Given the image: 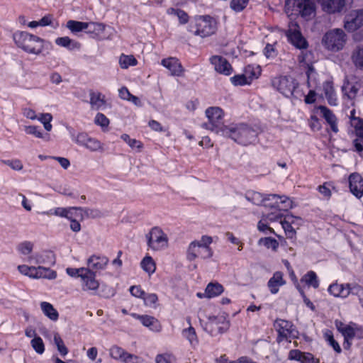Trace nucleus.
<instances>
[{"label":"nucleus","instance_id":"f257e3e1","mask_svg":"<svg viewBox=\"0 0 363 363\" xmlns=\"http://www.w3.org/2000/svg\"><path fill=\"white\" fill-rule=\"evenodd\" d=\"M222 135L230 138L240 145H247L255 140L257 133L246 124L240 123L223 128Z\"/></svg>","mask_w":363,"mask_h":363},{"label":"nucleus","instance_id":"f03ea898","mask_svg":"<svg viewBox=\"0 0 363 363\" xmlns=\"http://www.w3.org/2000/svg\"><path fill=\"white\" fill-rule=\"evenodd\" d=\"M13 38L17 46L29 54L39 55L43 51V40L36 35L18 31Z\"/></svg>","mask_w":363,"mask_h":363},{"label":"nucleus","instance_id":"7ed1b4c3","mask_svg":"<svg viewBox=\"0 0 363 363\" xmlns=\"http://www.w3.org/2000/svg\"><path fill=\"white\" fill-rule=\"evenodd\" d=\"M212 242V238L208 235H203L200 240L191 242L187 249V259L193 261L196 258L208 259L211 257L213 251L209 245Z\"/></svg>","mask_w":363,"mask_h":363},{"label":"nucleus","instance_id":"20e7f679","mask_svg":"<svg viewBox=\"0 0 363 363\" xmlns=\"http://www.w3.org/2000/svg\"><path fill=\"white\" fill-rule=\"evenodd\" d=\"M285 12L289 16H301L308 20L315 14V5L309 0H286Z\"/></svg>","mask_w":363,"mask_h":363},{"label":"nucleus","instance_id":"39448f33","mask_svg":"<svg viewBox=\"0 0 363 363\" xmlns=\"http://www.w3.org/2000/svg\"><path fill=\"white\" fill-rule=\"evenodd\" d=\"M347 41V35L341 28H334L327 31L322 38L324 48L332 52L341 50Z\"/></svg>","mask_w":363,"mask_h":363},{"label":"nucleus","instance_id":"423d86ee","mask_svg":"<svg viewBox=\"0 0 363 363\" xmlns=\"http://www.w3.org/2000/svg\"><path fill=\"white\" fill-rule=\"evenodd\" d=\"M206 116L208 119V123H203L202 126L217 134L223 135V128L228 127L224 125L222 122L224 116L223 111L219 107H210L206 110Z\"/></svg>","mask_w":363,"mask_h":363},{"label":"nucleus","instance_id":"0eeeda50","mask_svg":"<svg viewBox=\"0 0 363 363\" xmlns=\"http://www.w3.org/2000/svg\"><path fill=\"white\" fill-rule=\"evenodd\" d=\"M230 327V322L227 315L224 313L217 315L209 316L204 323V330L211 335L225 333Z\"/></svg>","mask_w":363,"mask_h":363},{"label":"nucleus","instance_id":"6e6552de","mask_svg":"<svg viewBox=\"0 0 363 363\" xmlns=\"http://www.w3.org/2000/svg\"><path fill=\"white\" fill-rule=\"evenodd\" d=\"M18 272L30 278L33 279H55L57 277V273L50 269V267H45L43 266H28L26 264L18 266Z\"/></svg>","mask_w":363,"mask_h":363},{"label":"nucleus","instance_id":"1a4fd4ad","mask_svg":"<svg viewBox=\"0 0 363 363\" xmlns=\"http://www.w3.org/2000/svg\"><path fill=\"white\" fill-rule=\"evenodd\" d=\"M147 246L154 251L164 250L168 247V237L159 227L152 228L146 235Z\"/></svg>","mask_w":363,"mask_h":363},{"label":"nucleus","instance_id":"9d476101","mask_svg":"<svg viewBox=\"0 0 363 363\" xmlns=\"http://www.w3.org/2000/svg\"><path fill=\"white\" fill-rule=\"evenodd\" d=\"M194 34L201 38L211 35L216 30V23L208 16H201L196 18Z\"/></svg>","mask_w":363,"mask_h":363},{"label":"nucleus","instance_id":"9b49d317","mask_svg":"<svg viewBox=\"0 0 363 363\" xmlns=\"http://www.w3.org/2000/svg\"><path fill=\"white\" fill-rule=\"evenodd\" d=\"M272 84L274 89L286 97L291 96L298 86V83L294 78L286 76L274 78Z\"/></svg>","mask_w":363,"mask_h":363},{"label":"nucleus","instance_id":"f8f14e48","mask_svg":"<svg viewBox=\"0 0 363 363\" xmlns=\"http://www.w3.org/2000/svg\"><path fill=\"white\" fill-rule=\"evenodd\" d=\"M75 143L91 152H103L104 145L99 140L89 136L86 133H80L76 135Z\"/></svg>","mask_w":363,"mask_h":363},{"label":"nucleus","instance_id":"ddd939ff","mask_svg":"<svg viewBox=\"0 0 363 363\" xmlns=\"http://www.w3.org/2000/svg\"><path fill=\"white\" fill-rule=\"evenodd\" d=\"M67 27L72 33H78L83 30L88 29L89 32H97L102 33L105 30V26L101 23L94 22H81L73 20L68 21L67 23Z\"/></svg>","mask_w":363,"mask_h":363},{"label":"nucleus","instance_id":"4468645a","mask_svg":"<svg viewBox=\"0 0 363 363\" xmlns=\"http://www.w3.org/2000/svg\"><path fill=\"white\" fill-rule=\"evenodd\" d=\"M247 198L249 201H251L255 205H261L263 203L265 206H268V204L265 203L267 201H269L271 199H281V203L283 205L281 208H287L291 207V201L286 196H280L277 194H270L268 195L267 197H264V196L259 192H252L251 194L247 196Z\"/></svg>","mask_w":363,"mask_h":363},{"label":"nucleus","instance_id":"2eb2a0df","mask_svg":"<svg viewBox=\"0 0 363 363\" xmlns=\"http://www.w3.org/2000/svg\"><path fill=\"white\" fill-rule=\"evenodd\" d=\"M274 326L278 332L277 341L279 342L295 337V330L291 322L283 319H277L274 322Z\"/></svg>","mask_w":363,"mask_h":363},{"label":"nucleus","instance_id":"dca6fc26","mask_svg":"<svg viewBox=\"0 0 363 363\" xmlns=\"http://www.w3.org/2000/svg\"><path fill=\"white\" fill-rule=\"evenodd\" d=\"M363 26V9L351 11L345 17V28L354 32Z\"/></svg>","mask_w":363,"mask_h":363},{"label":"nucleus","instance_id":"f3484780","mask_svg":"<svg viewBox=\"0 0 363 363\" xmlns=\"http://www.w3.org/2000/svg\"><path fill=\"white\" fill-rule=\"evenodd\" d=\"M110 356L123 363H139V357L135 354L128 353L122 347L113 345L109 350Z\"/></svg>","mask_w":363,"mask_h":363},{"label":"nucleus","instance_id":"a211bd4d","mask_svg":"<svg viewBox=\"0 0 363 363\" xmlns=\"http://www.w3.org/2000/svg\"><path fill=\"white\" fill-rule=\"evenodd\" d=\"M297 27V25H295L294 28H289L286 35L289 41L296 48L305 49L308 47L307 41L303 37Z\"/></svg>","mask_w":363,"mask_h":363},{"label":"nucleus","instance_id":"6ab92c4d","mask_svg":"<svg viewBox=\"0 0 363 363\" xmlns=\"http://www.w3.org/2000/svg\"><path fill=\"white\" fill-rule=\"evenodd\" d=\"M26 261L30 264H45L51 266L55 264L54 255L50 252H43L31 255L28 257Z\"/></svg>","mask_w":363,"mask_h":363},{"label":"nucleus","instance_id":"aec40b11","mask_svg":"<svg viewBox=\"0 0 363 363\" xmlns=\"http://www.w3.org/2000/svg\"><path fill=\"white\" fill-rule=\"evenodd\" d=\"M210 62L217 72L227 76L232 73V66L225 57L214 55L210 58Z\"/></svg>","mask_w":363,"mask_h":363},{"label":"nucleus","instance_id":"412c9836","mask_svg":"<svg viewBox=\"0 0 363 363\" xmlns=\"http://www.w3.org/2000/svg\"><path fill=\"white\" fill-rule=\"evenodd\" d=\"M108 263V257L94 255L87 259V267H85V269H89L91 272L96 274L98 272L104 269Z\"/></svg>","mask_w":363,"mask_h":363},{"label":"nucleus","instance_id":"4be33fe9","mask_svg":"<svg viewBox=\"0 0 363 363\" xmlns=\"http://www.w3.org/2000/svg\"><path fill=\"white\" fill-rule=\"evenodd\" d=\"M81 279L82 281V289L84 291H95L99 286V283L96 279L95 272H91L89 269H86V271L81 274Z\"/></svg>","mask_w":363,"mask_h":363},{"label":"nucleus","instance_id":"5701e85b","mask_svg":"<svg viewBox=\"0 0 363 363\" xmlns=\"http://www.w3.org/2000/svg\"><path fill=\"white\" fill-rule=\"evenodd\" d=\"M350 191L357 198L363 196V178L358 173H353L349 177Z\"/></svg>","mask_w":363,"mask_h":363},{"label":"nucleus","instance_id":"b1692460","mask_svg":"<svg viewBox=\"0 0 363 363\" xmlns=\"http://www.w3.org/2000/svg\"><path fill=\"white\" fill-rule=\"evenodd\" d=\"M353 286H352L350 284H342L335 283L330 285L328 288V292L335 296V297H341L346 298L350 294H352Z\"/></svg>","mask_w":363,"mask_h":363},{"label":"nucleus","instance_id":"393cba45","mask_svg":"<svg viewBox=\"0 0 363 363\" xmlns=\"http://www.w3.org/2000/svg\"><path fill=\"white\" fill-rule=\"evenodd\" d=\"M322 9L328 13L340 12L345 6V0H320Z\"/></svg>","mask_w":363,"mask_h":363},{"label":"nucleus","instance_id":"a878e982","mask_svg":"<svg viewBox=\"0 0 363 363\" xmlns=\"http://www.w3.org/2000/svg\"><path fill=\"white\" fill-rule=\"evenodd\" d=\"M162 65L168 69L172 76H182L184 69L179 60L174 57H169L162 60Z\"/></svg>","mask_w":363,"mask_h":363},{"label":"nucleus","instance_id":"bb28decb","mask_svg":"<svg viewBox=\"0 0 363 363\" xmlns=\"http://www.w3.org/2000/svg\"><path fill=\"white\" fill-rule=\"evenodd\" d=\"M285 284L286 281L284 279V274L279 271L274 272L273 276L267 282L269 290L272 294H277L279 292V287Z\"/></svg>","mask_w":363,"mask_h":363},{"label":"nucleus","instance_id":"cd10ccee","mask_svg":"<svg viewBox=\"0 0 363 363\" xmlns=\"http://www.w3.org/2000/svg\"><path fill=\"white\" fill-rule=\"evenodd\" d=\"M133 316L139 319L144 326L149 328V329L152 331L158 332L161 330L160 322L153 316L147 315H140L137 314H133Z\"/></svg>","mask_w":363,"mask_h":363},{"label":"nucleus","instance_id":"c85d7f7f","mask_svg":"<svg viewBox=\"0 0 363 363\" xmlns=\"http://www.w3.org/2000/svg\"><path fill=\"white\" fill-rule=\"evenodd\" d=\"M349 119L357 136L363 138V118L357 116L355 109H352L350 113Z\"/></svg>","mask_w":363,"mask_h":363},{"label":"nucleus","instance_id":"c756f323","mask_svg":"<svg viewBox=\"0 0 363 363\" xmlns=\"http://www.w3.org/2000/svg\"><path fill=\"white\" fill-rule=\"evenodd\" d=\"M318 110L320 111L323 117L330 125L331 130L334 133H337L338 128L337 125V118L335 114L329 108L323 106H320L318 107Z\"/></svg>","mask_w":363,"mask_h":363},{"label":"nucleus","instance_id":"7c9ffc66","mask_svg":"<svg viewBox=\"0 0 363 363\" xmlns=\"http://www.w3.org/2000/svg\"><path fill=\"white\" fill-rule=\"evenodd\" d=\"M257 72L252 71L251 76L247 77L245 74H238L230 78L232 84L235 86H243L249 84L251 82L252 78H258L260 74V70L259 67L257 68Z\"/></svg>","mask_w":363,"mask_h":363},{"label":"nucleus","instance_id":"2f4dec72","mask_svg":"<svg viewBox=\"0 0 363 363\" xmlns=\"http://www.w3.org/2000/svg\"><path fill=\"white\" fill-rule=\"evenodd\" d=\"M335 325L337 330L342 335L344 338L353 339L356 335L355 328L351 325H346L336 320Z\"/></svg>","mask_w":363,"mask_h":363},{"label":"nucleus","instance_id":"473e14b6","mask_svg":"<svg viewBox=\"0 0 363 363\" xmlns=\"http://www.w3.org/2000/svg\"><path fill=\"white\" fill-rule=\"evenodd\" d=\"M90 105L94 110H99L106 104L105 96L98 91H90Z\"/></svg>","mask_w":363,"mask_h":363},{"label":"nucleus","instance_id":"72a5a7b5","mask_svg":"<svg viewBox=\"0 0 363 363\" xmlns=\"http://www.w3.org/2000/svg\"><path fill=\"white\" fill-rule=\"evenodd\" d=\"M40 308L43 314L52 321H57L59 318V313L54 306L48 302L40 303Z\"/></svg>","mask_w":363,"mask_h":363},{"label":"nucleus","instance_id":"f704fd0d","mask_svg":"<svg viewBox=\"0 0 363 363\" xmlns=\"http://www.w3.org/2000/svg\"><path fill=\"white\" fill-rule=\"evenodd\" d=\"M223 291V286L220 284L211 282L207 285L204 295L206 298H211L220 295Z\"/></svg>","mask_w":363,"mask_h":363},{"label":"nucleus","instance_id":"c9c22d12","mask_svg":"<svg viewBox=\"0 0 363 363\" xmlns=\"http://www.w3.org/2000/svg\"><path fill=\"white\" fill-rule=\"evenodd\" d=\"M323 91L329 104L331 106L337 105V97L333 83L330 82H325L323 84Z\"/></svg>","mask_w":363,"mask_h":363},{"label":"nucleus","instance_id":"e433bc0d","mask_svg":"<svg viewBox=\"0 0 363 363\" xmlns=\"http://www.w3.org/2000/svg\"><path fill=\"white\" fill-rule=\"evenodd\" d=\"M351 59L356 68L363 70V45L357 46L354 50Z\"/></svg>","mask_w":363,"mask_h":363},{"label":"nucleus","instance_id":"4c0bfd02","mask_svg":"<svg viewBox=\"0 0 363 363\" xmlns=\"http://www.w3.org/2000/svg\"><path fill=\"white\" fill-rule=\"evenodd\" d=\"M56 45L66 48L69 50L79 49L80 44L78 42L72 40L69 37H60L55 40Z\"/></svg>","mask_w":363,"mask_h":363},{"label":"nucleus","instance_id":"58836bf2","mask_svg":"<svg viewBox=\"0 0 363 363\" xmlns=\"http://www.w3.org/2000/svg\"><path fill=\"white\" fill-rule=\"evenodd\" d=\"M76 209H77V208H66L58 207V208H55L54 209H52V210H50L49 211L43 212V214H46L48 216L55 215V216H57L67 218V219H71V215H72L71 211L72 210H76ZM78 209H81V208H79Z\"/></svg>","mask_w":363,"mask_h":363},{"label":"nucleus","instance_id":"ea45409f","mask_svg":"<svg viewBox=\"0 0 363 363\" xmlns=\"http://www.w3.org/2000/svg\"><path fill=\"white\" fill-rule=\"evenodd\" d=\"M25 132L28 135H34L38 138L43 139L45 141L50 140L49 134H43L41 129L35 125H27L24 128Z\"/></svg>","mask_w":363,"mask_h":363},{"label":"nucleus","instance_id":"a19ab883","mask_svg":"<svg viewBox=\"0 0 363 363\" xmlns=\"http://www.w3.org/2000/svg\"><path fill=\"white\" fill-rule=\"evenodd\" d=\"M142 269L148 274H152L155 272L156 264L150 256H145L140 262Z\"/></svg>","mask_w":363,"mask_h":363},{"label":"nucleus","instance_id":"79ce46f5","mask_svg":"<svg viewBox=\"0 0 363 363\" xmlns=\"http://www.w3.org/2000/svg\"><path fill=\"white\" fill-rule=\"evenodd\" d=\"M323 337L337 353L340 354L342 352V349L339 343L334 339L333 334L331 330L328 329L325 330L323 331Z\"/></svg>","mask_w":363,"mask_h":363},{"label":"nucleus","instance_id":"37998d69","mask_svg":"<svg viewBox=\"0 0 363 363\" xmlns=\"http://www.w3.org/2000/svg\"><path fill=\"white\" fill-rule=\"evenodd\" d=\"M301 281L305 282L308 286H312L315 289H317L319 286V281L318 280L317 275L313 271H310L306 274Z\"/></svg>","mask_w":363,"mask_h":363},{"label":"nucleus","instance_id":"c03bdc74","mask_svg":"<svg viewBox=\"0 0 363 363\" xmlns=\"http://www.w3.org/2000/svg\"><path fill=\"white\" fill-rule=\"evenodd\" d=\"M258 245H262L268 249H272L274 252H276L279 247L278 241L271 237L260 238L258 240Z\"/></svg>","mask_w":363,"mask_h":363},{"label":"nucleus","instance_id":"a18cd8bd","mask_svg":"<svg viewBox=\"0 0 363 363\" xmlns=\"http://www.w3.org/2000/svg\"><path fill=\"white\" fill-rule=\"evenodd\" d=\"M137 62L133 55H122L119 58V64L122 69H127L130 66H135L137 65Z\"/></svg>","mask_w":363,"mask_h":363},{"label":"nucleus","instance_id":"49530a36","mask_svg":"<svg viewBox=\"0 0 363 363\" xmlns=\"http://www.w3.org/2000/svg\"><path fill=\"white\" fill-rule=\"evenodd\" d=\"M33 243L30 241H24L19 243L17 246V250L23 255H31L33 250Z\"/></svg>","mask_w":363,"mask_h":363},{"label":"nucleus","instance_id":"de8ad7c7","mask_svg":"<svg viewBox=\"0 0 363 363\" xmlns=\"http://www.w3.org/2000/svg\"><path fill=\"white\" fill-rule=\"evenodd\" d=\"M37 120L41 122L43 124L44 128L47 131H50L52 128V125L50 122L52 120V116L51 113H40L38 117Z\"/></svg>","mask_w":363,"mask_h":363},{"label":"nucleus","instance_id":"09e8293b","mask_svg":"<svg viewBox=\"0 0 363 363\" xmlns=\"http://www.w3.org/2000/svg\"><path fill=\"white\" fill-rule=\"evenodd\" d=\"M279 203H281V201L279 202L278 201H276V208H279V209L277 211L269 213L267 216V220L271 222H279V223L281 224V221L283 219L284 215L281 212V207L279 206Z\"/></svg>","mask_w":363,"mask_h":363},{"label":"nucleus","instance_id":"8fccbe9b","mask_svg":"<svg viewBox=\"0 0 363 363\" xmlns=\"http://www.w3.org/2000/svg\"><path fill=\"white\" fill-rule=\"evenodd\" d=\"M121 138L132 149L137 148L140 150L143 148V143L136 139L130 138V135L128 134H123L121 136Z\"/></svg>","mask_w":363,"mask_h":363},{"label":"nucleus","instance_id":"3c124183","mask_svg":"<svg viewBox=\"0 0 363 363\" xmlns=\"http://www.w3.org/2000/svg\"><path fill=\"white\" fill-rule=\"evenodd\" d=\"M358 90L359 89L356 87L355 85L350 83H347L342 86V91L344 94L350 99H352L356 96Z\"/></svg>","mask_w":363,"mask_h":363},{"label":"nucleus","instance_id":"603ef678","mask_svg":"<svg viewBox=\"0 0 363 363\" xmlns=\"http://www.w3.org/2000/svg\"><path fill=\"white\" fill-rule=\"evenodd\" d=\"M54 343L56 345L58 352L65 356L68 353V350L64 344V342L58 333L54 334Z\"/></svg>","mask_w":363,"mask_h":363},{"label":"nucleus","instance_id":"864d4df0","mask_svg":"<svg viewBox=\"0 0 363 363\" xmlns=\"http://www.w3.org/2000/svg\"><path fill=\"white\" fill-rule=\"evenodd\" d=\"M30 345L33 350L38 354H43L45 351V345L40 337H35L31 341Z\"/></svg>","mask_w":363,"mask_h":363},{"label":"nucleus","instance_id":"5fc2aeb1","mask_svg":"<svg viewBox=\"0 0 363 363\" xmlns=\"http://www.w3.org/2000/svg\"><path fill=\"white\" fill-rule=\"evenodd\" d=\"M144 303L147 306L156 308V303L158 301V297L156 294H146L143 297Z\"/></svg>","mask_w":363,"mask_h":363},{"label":"nucleus","instance_id":"6e6d98bb","mask_svg":"<svg viewBox=\"0 0 363 363\" xmlns=\"http://www.w3.org/2000/svg\"><path fill=\"white\" fill-rule=\"evenodd\" d=\"M183 335L189 341L191 344L197 342V337L195 329L189 326L188 328L184 329L182 332Z\"/></svg>","mask_w":363,"mask_h":363},{"label":"nucleus","instance_id":"4d7b16f0","mask_svg":"<svg viewBox=\"0 0 363 363\" xmlns=\"http://www.w3.org/2000/svg\"><path fill=\"white\" fill-rule=\"evenodd\" d=\"M1 162L4 164H6V165H8L12 169L16 170V171H20L23 167V165L22 164V162H21V160H19L18 159L6 160H2L1 161Z\"/></svg>","mask_w":363,"mask_h":363},{"label":"nucleus","instance_id":"13d9d810","mask_svg":"<svg viewBox=\"0 0 363 363\" xmlns=\"http://www.w3.org/2000/svg\"><path fill=\"white\" fill-rule=\"evenodd\" d=\"M94 123L102 128H106L108 126L110 121L104 114L98 113L94 118Z\"/></svg>","mask_w":363,"mask_h":363},{"label":"nucleus","instance_id":"bf43d9fd","mask_svg":"<svg viewBox=\"0 0 363 363\" xmlns=\"http://www.w3.org/2000/svg\"><path fill=\"white\" fill-rule=\"evenodd\" d=\"M247 4V0H232L230 8L236 12L242 11Z\"/></svg>","mask_w":363,"mask_h":363},{"label":"nucleus","instance_id":"052dcab7","mask_svg":"<svg viewBox=\"0 0 363 363\" xmlns=\"http://www.w3.org/2000/svg\"><path fill=\"white\" fill-rule=\"evenodd\" d=\"M86 269H85V267H81V268H78V269H76V268H71V267H68L66 269V272L67 273V274L72 277H80L81 278V274H82L84 273V272H85Z\"/></svg>","mask_w":363,"mask_h":363},{"label":"nucleus","instance_id":"680f3d73","mask_svg":"<svg viewBox=\"0 0 363 363\" xmlns=\"http://www.w3.org/2000/svg\"><path fill=\"white\" fill-rule=\"evenodd\" d=\"M281 225L284 230L286 236L289 238H292L296 235V231L292 227V225L288 224L286 222L281 221Z\"/></svg>","mask_w":363,"mask_h":363},{"label":"nucleus","instance_id":"e2e57ef3","mask_svg":"<svg viewBox=\"0 0 363 363\" xmlns=\"http://www.w3.org/2000/svg\"><path fill=\"white\" fill-rule=\"evenodd\" d=\"M301 357L302 358L300 362L301 363H319V359H315L314 356L309 352H303Z\"/></svg>","mask_w":363,"mask_h":363},{"label":"nucleus","instance_id":"0e129e2a","mask_svg":"<svg viewBox=\"0 0 363 363\" xmlns=\"http://www.w3.org/2000/svg\"><path fill=\"white\" fill-rule=\"evenodd\" d=\"M303 352L298 350H291L289 352L288 359L290 360H296L301 362Z\"/></svg>","mask_w":363,"mask_h":363},{"label":"nucleus","instance_id":"69168bd1","mask_svg":"<svg viewBox=\"0 0 363 363\" xmlns=\"http://www.w3.org/2000/svg\"><path fill=\"white\" fill-rule=\"evenodd\" d=\"M130 294L138 298H143L145 292L141 289L138 286H133L130 288Z\"/></svg>","mask_w":363,"mask_h":363},{"label":"nucleus","instance_id":"338daca9","mask_svg":"<svg viewBox=\"0 0 363 363\" xmlns=\"http://www.w3.org/2000/svg\"><path fill=\"white\" fill-rule=\"evenodd\" d=\"M352 294L358 296L359 303L363 307V288L358 285H354Z\"/></svg>","mask_w":363,"mask_h":363},{"label":"nucleus","instance_id":"774afa93","mask_svg":"<svg viewBox=\"0 0 363 363\" xmlns=\"http://www.w3.org/2000/svg\"><path fill=\"white\" fill-rule=\"evenodd\" d=\"M353 145L355 151H357L361 155H363V138H360L354 140Z\"/></svg>","mask_w":363,"mask_h":363}]
</instances>
